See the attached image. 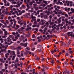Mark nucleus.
Here are the masks:
<instances>
[{
  "instance_id": "obj_1",
  "label": "nucleus",
  "mask_w": 74,
  "mask_h": 74,
  "mask_svg": "<svg viewBox=\"0 0 74 74\" xmlns=\"http://www.w3.org/2000/svg\"><path fill=\"white\" fill-rule=\"evenodd\" d=\"M27 44H28V43H27V42H26L25 44H24L23 43H20L21 46H23L24 47H26L27 46Z\"/></svg>"
},
{
  "instance_id": "obj_2",
  "label": "nucleus",
  "mask_w": 74,
  "mask_h": 74,
  "mask_svg": "<svg viewBox=\"0 0 74 74\" xmlns=\"http://www.w3.org/2000/svg\"><path fill=\"white\" fill-rule=\"evenodd\" d=\"M34 15V13H32V14L31 15V17H29V18H30V19H31V18L32 19H36V16H33V15Z\"/></svg>"
},
{
  "instance_id": "obj_3",
  "label": "nucleus",
  "mask_w": 74,
  "mask_h": 74,
  "mask_svg": "<svg viewBox=\"0 0 74 74\" xmlns=\"http://www.w3.org/2000/svg\"><path fill=\"white\" fill-rule=\"evenodd\" d=\"M45 14H47V16H49V14L51 13V12L50 11H48V10L45 11Z\"/></svg>"
},
{
  "instance_id": "obj_4",
  "label": "nucleus",
  "mask_w": 74,
  "mask_h": 74,
  "mask_svg": "<svg viewBox=\"0 0 74 74\" xmlns=\"http://www.w3.org/2000/svg\"><path fill=\"white\" fill-rule=\"evenodd\" d=\"M4 34L5 36H7L8 34L10 35V33H8V32L7 31H5L4 32Z\"/></svg>"
},
{
  "instance_id": "obj_5",
  "label": "nucleus",
  "mask_w": 74,
  "mask_h": 74,
  "mask_svg": "<svg viewBox=\"0 0 74 74\" xmlns=\"http://www.w3.org/2000/svg\"><path fill=\"white\" fill-rule=\"evenodd\" d=\"M29 1H30V0H25L24 1V3H25L26 4H27L29 3Z\"/></svg>"
},
{
  "instance_id": "obj_6",
  "label": "nucleus",
  "mask_w": 74,
  "mask_h": 74,
  "mask_svg": "<svg viewBox=\"0 0 74 74\" xmlns=\"http://www.w3.org/2000/svg\"><path fill=\"white\" fill-rule=\"evenodd\" d=\"M41 22L42 23V24H41L40 23H39L40 25H44V24H45V22H44V21H43L42 20H41Z\"/></svg>"
},
{
  "instance_id": "obj_7",
  "label": "nucleus",
  "mask_w": 74,
  "mask_h": 74,
  "mask_svg": "<svg viewBox=\"0 0 74 74\" xmlns=\"http://www.w3.org/2000/svg\"><path fill=\"white\" fill-rule=\"evenodd\" d=\"M0 62L1 63H5V61L3 60V58H0Z\"/></svg>"
},
{
  "instance_id": "obj_8",
  "label": "nucleus",
  "mask_w": 74,
  "mask_h": 74,
  "mask_svg": "<svg viewBox=\"0 0 74 74\" xmlns=\"http://www.w3.org/2000/svg\"><path fill=\"white\" fill-rule=\"evenodd\" d=\"M6 41L7 42H11V39L9 38L7 39Z\"/></svg>"
},
{
  "instance_id": "obj_9",
  "label": "nucleus",
  "mask_w": 74,
  "mask_h": 74,
  "mask_svg": "<svg viewBox=\"0 0 74 74\" xmlns=\"http://www.w3.org/2000/svg\"><path fill=\"white\" fill-rule=\"evenodd\" d=\"M43 17H44V18L45 19H48V16L46 14H43Z\"/></svg>"
},
{
  "instance_id": "obj_10",
  "label": "nucleus",
  "mask_w": 74,
  "mask_h": 74,
  "mask_svg": "<svg viewBox=\"0 0 74 74\" xmlns=\"http://www.w3.org/2000/svg\"><path fill=\"white\" fill-rule=\"evenodd\" d=\"M25 12V10H22V11L21 12L19 13V15H22V14H23V13H24Z\"/></svg>"
},
{
  "instance_id": "obj_11",
  "label": "nucleus",
  "mask_w": 74,
  "mask_h": 74,
  "mask_svg": "<svg viewBox=\"0 0 74 74\" xmlns=\"http://www.w3.org/2000/svg\"><path fill=\"white\" fill-rule=\"evenodd\" d=\"M4 24L5 26V27H8V28H10V27H11L10 26H7V23H6L5 22L4 23Z\"/></svg>"
},
{
  "instance_id": "obj_12",
  "label": "nucleus",
  "mask_w": 74,
  "mask_h": 74,
  "mask_svg": "<svg viewBox=\"0 0 74 74\" xmlns=\"http://www.w3.org/2000/svg\"><path fill=\"white\" fill-rule=\"evenodd\" d=\"M43 2L46 5H48V2L46 1L43 0Z\"/></svg>"
},
{
  "instance_id": "obj_13",
  "label": "nucleus",
  "mask_w": 74,
  "mask_h": 74,
  "mask_svg": "<svg viewBox=\"0 0 74 74\" xmlns=\"http://www.w3.org/2000/svg\"><path fill=\"white\" fill-rule=\"evenodd\" d=\"M12 40H13V41H16V40L15 39H14V38H15V37L13 36L12 37Z\"/></svg>"
},
{
  "instance_id": "obj_14",
  "label": "nucleus",
  "mask_w": 74,
  "mask_h": 74,
  "mask_svg": "<svg viewBox=\"0 0 74 74\" xmlns=\"http://www.w3.org/2000/svg\"><path fill=\"white\" fill-rule=\"evenodd\" d=\"M16 28H15V29H16V30L18 29V28H19L20 27L18 25H16Z\"/></svg>"
},
{
  "instance_id": "obj_15",
  "label": "nucleus",
  "mask_w": 74,
  "mask_h": 74,
  "mask_svg": "<svg viewBox=\"0 0 74 74\" xmlns=\"http://www.w3.org/2000/svg\"><path fill=\"white\" fill-rule=\"evenodd\" d=\"M0 41H1V43H3L4 42V39L3 38H1L0 39Z\"/></svg>"
},
{
  "instance_id": "obj_16",
  "label": "nucleus",
  "mask_w": 74,
  "mask_h": 74,
  "mask_svg": "<svg viewBox=\"0 0 74 74\" xmlns=\"http://www.w3.org/2000/svg\"><path fill=\"white\" fill-rule=\"evenodd\" d=\"M36 56V60H40V57L37 56Z\"/></svg>"
},
{
  "instance_id": "obj_17",
  "label": "nucleus",
  "mask_w": 74,
  "mask_h": 74,
  "mask_svg": "<svg viewBox=\"0 0 74 74\" xmlns=\"http://www.w3.org/2000/svg\"><path fill=\"white\" fill-rule=\"evenodd\" d=\"M28 30H32V28L31 27H28L26 29V30L27 31H28Z\"/></svg>"
},
{
  "instance_id": "obj_18",
  "label": "nucleus",
  "mask_w": 74,
  "mask_h": 74,
  "mask_svg": "<svg viewBox=\"0 0 74 74\" xmlns=\"http://www.w3.org/2000/svg\"><path fill=\"white\" fill-rule=\"evenodd\" d=\"M71 11H72L73 13H74V9L73 8H71Z\"/></svg>"
},
{
  "instance_id": "obj_19",
  "label": "nucleus",
  "mask_w": 74,
  "mask_h": 74,
  "mask_svg": "<svg viewBox=\"0 0 74 74\" xmlns=\"http://www.w3.org/2000/svg\"><path fill=\"white\" fill-rule=\"evenodd\" d=\"M51 64H53V63H54V60H52L51 61Z\"/></svg>"
},
{
  "instance_id": "obj_20",
  "label": "nucleus",
  "mask_w": 74,
  "mask_h": 74,
  "mask_svg": "<svg viewBox=\"0 0 74 74\" xmlns=\"http://www.w3.org/2000/svg\"><path fill=\"white\" fill-rule=\"evenodd\" d=\"M43 32H43L42 33L43 34H45V32H47V31L45 29H44Z\"/></svg>"
},
{
  "instance_id": "obj_21",
  "label": "nucleus",
  "mask_w": 74,
  "mask_h": 74,
  "mask_svg": "<svg viewBox=\"0 0 74 74\" xmlns=\"http://www.w3.org/2000/svg\"><path fill=\"white\" fill-rule=\"evenodd\" d=\"M3 34V32L1 30H0V34L2 35Z\"/></svg>"
},
{
  "instance_id": "obj_22",
  "label": "nucleus",
  "mask_w": 74,
  "mask_h": 74,
  "mask_svg": "<svg viewBox=\"0 0 74 74\" xmlns=\"http://www.w3.org/2000/svg\"><path fill=\"white\" fill-rule=\"evenodd\" d=\"M68 63L69 62H67V61H65L64 62V63L65 64V65H68Z\"/></svg>"
},
{
  "instance_id": "obj_23",
  "label": "nucleus",
  "mask_w": 74,
  "mask_h": 74,
  "mask_svg": "<svg viewBox=\"0 0 74 74\" xmlns=\"http://www.w3.org/2000/svg\"><path fill=\"white\" fill-rule=\"evenodd\" d=\"M17 49H20V50H21V46H18V47H17Z\"/></svg>"
},
{
  "instance_id": "obj_24",
  "label": "nucleus",
  "mask_w": 74,
  "mask_h": 74,
  "mask_svg": "<svg viewBox=\"0 0 74 74\" xmlns=\"http://www.w3.org/2000/svg\"><path fill=\"white\" fill-rule=\"evenodd\" d=\"M57 0H54L53 1L54 3H53V4H54V5H55V3H56V2H57Z\"/></svg>"
},
{
  "instance_id": "obj_25",
  "label": "nucleus",
  "mask_w": 74,
  "mask_h": 74,
  "mask_svg": "<svg viewBox=\"0 0 74 74\" xmlns=\"http://www.w3.org/2000/svg\"><path fill=\"white\" fill-rule=\"evenodd\" d=\"M29 5H33V3L32 2H30L29 3Z\"/></svg>"
},
{
  "instance_id": "obj_26",
  "label": "nucleus",
  "mask_w": 74,
  "mask_h": 74,
  "mask_svg": "<svg viewBox=\"0 0 74 74\" xmlns=\"http://www.w3.org/2000/svg\"><path fill=\"white\" fill-rule=\"evenodd\" d=\"M64 15L66 17V18H68L69 17V15L67 14H64Z\"/></svg>"
},
{
  "instance_id": "obj_27",
  "label": "nucleus",
  "mask_w": 74,
  "mask_h": 74,
  "mask_svg": "<svg viewBox=\"0 0 74 74\" xmlns=\"http://www.w3.org/2000/svg\"><path fill=\"white\" fill-rule=\"evenodd\" d=\"M11 3L12 4H17L16 2H15V1L12 2Z\"/></svg>"
},
{
  "instance_id": "obj_28",
  "label": "nucleus",
  "mask_w": 74,
  "mask_h": 74,
  "mask_svg": "<svg viewBox=\"0 0 74 74\" xmlns=\"http://www.w3.org/2000/svg\"><path fill=\"white\" fill-rule=\"evenodd\" d=\"M15 61V62H16V63H17V62H18V58H16V60Z\"/></svg>"
},
{
  "instance_id": "obj_29",
  "label": "nucleus",
  "mask_w": 74,
  "mask_h": 74,
  "mask_svg": "<svg viewBox=\"0 0 74 74\" xmlns=\"http://www.w3.org/2000/svg\"><path fill=\"white\" fill-rule=\"evenodd\" d=\"M12 52L13 53L12 55L13 56H14V55H15V51H12Z\"/></svg>"
},
{
  "instance_id": "obj_30",
  "label": "nucleus",
  "mask_w": 74,
  "mask_h": 74,
  "mask_svg": "<svg viewBox=\"0 0 74 74\" xmlns=\"http://www.w3.org/2000/svg\"><path fill=\"white\" fill-rule=\"evenodd\" d=\"M57 21H58V22L59 23H60V22H61V20L57 19Z\"/></svg>"
},
{
  "instance_id": "obj_31",
  "label": "nucleus",
  "mask_w": 74,
  "mask_h": 74,
  "mask_svg": "<svg viewBox=\"0 0 74 74\" xmlns=\"http://www.w3.org/2000/svg\"><path fill=\"white\" fill-rule=\"evenodd\" d=\"M41 47H42V45H41L38 46V47L39 48H41Z\"/></svg>"
},
{
  "instance_id": "obj_32",
  "label": "nucleus",
  "mask_w": 74,
  "mask_h": 74,
  "mask_svg": "<svg viewBox=\"0 0 74 74\" xmlns=\"http://www.w3.org/2000/svg\"><path fill=\"white\" fill-rule=\"evenodd\" d=\"M26 14L27 15V16H30V14L29 13H27Z\"/></svg>"
},
{
  "instance_id": "obj_33",
  "label": "nucleus",
  "mask_w": 74,
  "mask_h": 74,
  "mask_svg": "<svg viewBox=\"0 0 74 74\" xmlns=\"http://www.w3.org/2000/svg\"><path fill=\"white\" fill-rule=\"evenodd\" d=\"M30 67H32L31 65H29L28 66V67L27 68V69H30Z\"/></svg>"
},
{
  "instance_id": "obj_34",
  "label": "nucleus",
  "mask_w": 74,
  "mask_h": 74,
  "mask_svg": "<svg viewBox=\"0 0 74 74\" xmlns=\"http://www.w3.org/2000/svg\"><path fill=\"white\" fill-rule=\"evenodd\" d=\"M53 24H54V22H52L50 23V25H53Z\"/></svg>"
},
{
  "instance_id": "obj_35",
  "label": "nucleus",
  "mask_w": 74,
  "mask_h": 74,
  "mask_svg": "<svg viewBox=\"0 0 74 74\" xmlns=\"http://www.w3.org/2000/svg\"><path fill=\"white\" fill-rule=\"evenodd\" d=\"M12 36H13V35H9V37H10V38H12Z\"/></svg>"
},
{
  "instance_id": "obj_36",
  "label": "nucleus",
  "mask_w": 74,
  "mask_h": 74,
  "mask_svg": "<svg viewBox=\"0 0 74 74\" xmlns=\"http://www.w3.org/2000/svg\"><path fill=\"white\" fill-rule=\"evenodd\" d=\"M2 38H5V37H7V36L6 35H4L3 36H2Z\"/></svg>"
},
{
  "instance_id": "obj_37",
  "label": "nucleus",
  "mask_w": 74,
  "mask_h": 74,
  "mask_svg": "<svg viewBox=\"0 0 74 74\" xmlns=\"http://www.w3.org/2000/svg\"><path fill=\"white\" fill-rule=\"evenodd\" d=\"M6 23L7 24H8L9 23V21L8 20H7L6 21Z\"/></svg>"
},
{
  "instance_id": "obj_38",
  "label": "nucleus",
  "mask_w": 74,
  "mask_h": 74,
  "mask_svg": "<svg viewBox=\"0 0 74 74\" xmlns=\"http://www.w3.org/2000/svg\"><path fill=\"white\" fill-rule=\"evenodd\" d=\"M14 67L15 69H16V68H17V65L16 64H14Z\"/></svg>"
},
{
  "instance_id": "obj_39",
  "label": "nucleus",
  "mask_w": 74,
  "mask_h": 74,
  "mask_svg": "<svg viewBox=\"0 0 74 74\" xmlns=\"http://www.w3.org/2000/svg\"><path fill=\"white\" fill-rule=\"evenodd\" d=\"M15 58V56H13V58H12V60H14V59Z\"/></svg>"
},
{
  "instance_id": "obj_40",
  "label": "nucleus",
  "mask_w": 74,
  "mask_h": 74,
  "mask_svg": "<svg viewBox=\"0 0 74 74\" xmlns=\"http://www.w3.org/2000/svg\"><path fill=\"white\" fill-rule=\"evenodd\" d=\"M32 38H35V35L33 34L32 36Z\"/></svg>"
},
{
  "instance_id": "obj_41",
  "label": "nucleus",
  "mask_w": 74,
  "mask_h": 74,
  "mask_svg": "<svg viewBox=\"0 0 74 74\" xmlns=\"http://www.w3.org/2000/svg\"><path fill=\"white\" fill-rule=\"evenodd\" d=\"M63 27L64 28V29L65 30V29H66V25H64Z\"/></svg>"
},
{
  "instance_id": "obj_42",
  "label": "nucleus",
  "mask_w": 74,
  "mask_h": 74,
  "mask_svg": "<svg viewBox=\"0 0 74 74\" xmlns=\"http://www.w3.org/2000/svg\"><path fill=\"white\" fill-rule=\"evenodd\" d=\"M37 21L38 22H39L40 21V18H39L37 20Z\"/></svg>"
},
{
  "instance_id": "obj_43",
  "label": "nucleus",
  "mask_w": 74,
  "mask_h": 74,
  "mask_svg": "<svg viewBox=\"0 0 74 74\" xmlns=\"http://www.w3.org/2000/svg\"><path fill=\"white\" fill-rule=\"evenodd\" d=\"M73 13L72 12H69L68 13V14L70 15V14H71Z\"/></svg>"
},
{
  "instance_id": "obj_44",
  "label": "nucleus",
  "mask_w": 74,
  "mask_h": 74,
  "mask_svg": "<svg viewBox=\"0 0 74 74\" xmlns=\"http://www.w3.org/2000/svg\"><path fill=\"white\" fill-rule=\"evenodd\" d=\"M74 27L73 26H72L70 27V28L71 29H73Z\"/></svg>"
},
{
  "instance_id": "obj_45",
  "label": "nucleus",
  "mask_w": 74,
  "mask_h": 74,
  "mask_svg": "<svg viewBox=\"0 0 74 74\" xmlns=\"http://www.w3.org/2000/svg\"><path fill=\"white\" fill-rule=\"evenodd\" d=\"M13 42H12V41H11V42L8 43V44L9 45H11V44H12V43H13Z\"/></svg>"
},
{
  "instance_id": "obj_46",
  "label": "nucleus",
  "mask_w": 74,
  "mask_h": 74,
  "mask_svg": "<svg viewBox=\"0 0 74 74\" xmlns=\"http://www.w3.org/2000/svg\"><path fill=\"white\" fill-rule=\"evenodd\" d=\"M28 12H33V10H29L28 11Z\"/></svg>"
},
{
  "instance_id": "obj_47",
  "label": "nucleus",
  "mask_w": 74,
  "mask_h": 74,
  "mask_svg": "<svg viewBox=\"0 0 74 74\" xmlns=\"http://www.w3.org/2000/svg\"><path fill=\"white\" fill-rule=\"evenodd\" d=\"M71 40H69V42H68V44H70V43H71Z\"/></svg>"
},
{
  "instance_id": "obj_48",
  "label": "nucleus",
  "mask_w": 74,
  "mask_h": 74,
  "mask_svg": "<svg viewBox=\"0 0 74 74\" xmlns=\"http://www.w3.org/2000/svg\"><path fill=\"white\" fill-rule=\"evenodd\" d=\"M13 7V5H11L10 7H9V8H10L11 9H12V8Z\"/></svg>"
},
{
  "instance_id": "obj_49",
  "label": "nucleus",
  "mask_w": 74,
  "mask_h": 74,
  "mask_svg": "<svg viewBox=\"0 0 74 74\" xmlns=\"http://www.w3.org/2000/svg\"><path fill=\"white\" fill-rule=\"evenodd\" d=\"M1 30H2L3 31H4L5 32V31L6 30L5 29H4V28H1Z\"/></svg>"
},
{
  "instance_id": "obj_50",
  "label": "nucleus",
  "mask_w": 74,
  "mask_h": 74,
  "mask_svg": "<svg viewBox=\"0 0 74 74\" xmlns=\"http://www.w3.org/2000/svg\"><path fill=\"white\" fill-rule=\"evenodd\" d=\"M57 69H60V66H57Z\"/></svg>"
},
{
  "instance_id": "obj_51",
  "label": "nucleus",
  "mask_w": 74,
  "mask_h": 74,
  "mask_svg": "<svg viewBox=\"0 0 74 74\" xmlns=\"http://www.w3.org/2000/svg\"><path fill=\"white\" fill-rule=\"evenodd\" d=\"M8 14V11H7L5 12V14L6 15H7Z\"/></svg>"
},
{
  "instance_id": "obj_52",
  "label": "nucleus",
  "mask_w": 74,
  "mask_h": 74,
  "mask_svg": "<svg viewBox=\"0 0 74 74\" xmlns=\"http://www.w3.org/2000/svg\"><path fill=\"white\" fill-rule=\"evenodd\" d=\"M35 27H39V26L38 25H35Z\"/></svg>"
},
{
  "instance_id": "obj_53",
  "label": "nucleus",
  "mask_w": 74,
  "mask_h": 74,
  "mask_svg": "<svg viewBox=\"0 0 74 74\" xmlns=\"http://www.w3.org/2000/svg\"><path fill=\"white\" fill-rule=\"evenodd\" d=\"M11 18V17L10 16H9L8 18V19L9 20H10V19Z\"/></svg>"
},
{
  "instance_id": "obj_54",
  "label": "nucleus",
  "mask_w": 74,
  "mask_h": 74,
  "mask_svg": "<svg viewBox=\"0 0 74 74\" xmlns=\"http://www.w3.org/2000/svg\"><path fill=\"white\" fill-rule=\"evenodd\" d=\"M39 32H43V30L41 29H39Z\"/></svg>"
},
{
  "instance_id": "obj_55",
  "label": "nucleus",
  "mask_w": 74,
  "mask_h": 74,
  "mask_svg": "<svg viewBox=\"0 0 74 74\" xmlns=\"http://www.w3.org/2000/svg\"><path fill=\"white\" fill-rule=\"evenodd\" d=\"M65 55L66 56H69V54L68 53H66Z\"/></svg>"
},
{
  "instance_id": "obj_56",
  "label": "nucleus",
  "mask_w": 74,
  "mask_h": 74,
  "mask_svg": "<svg viewBox=\"0 0 74 74\" xmlns=\"http://www.w3.org/2000/svg\"><path fill=\"white\" fill-rule=\"evenodd\" d=\"M41 60H42V61H43L44 62L45 61V59L44 58H42Z\"/></svg>"
},
{
  "instance_id": "obj_57",
  "label": "nucleus",
  "mask_w": 74,
  "mask_h": 74,
  "mask_svg": "<svg viewBox=\"0 0 74 74\" xmlns=\"http://www.w3.org/2000/svg\"><path fill=\"white\" fill-rule=\"evenodd\" d=\"M73 32H71V34L70 35L71 36H73Z\"/></svg>"
},
{
  "instance_id": "obj_58",
  "label": "nucleus",
  "mask_w": 74,
  "mask_h": 74,
  "mask_svg": "<svg viewBox=\"0 0 74 74\" xmlns=\"http://www.w3.org/2000/svg\"><path fill=\"white\" fill-rule=\"evenodd\" d=\"M30 7H31V8H32V6H29V7H27V8L28 9H30Z\"/></svg>"
},
{
  "instance_id": "obj_59",
  "label": "nucleus",
  "mask_w": 74,
  "mask_h": 74,
  "mask_svg": "<svg viewBox=\"0 0 74 74\" xmlns=\"http://www.w3.org/2000/svg\"><path fill=\"white\" fill-rule=\"evenodd\" d=\"M46 24L47 26H48V25H49V23L48 22H46Z\"/></svg>"
},
{
  "instance_id": "obj_60",
  "label": "nucleus",
  "mask_w": 74,
  "mask_h": 74,
  "mask_svg": "<svg viewBox=\"0 0 74 74\" xmlns=\"http://www.w3.org/2000/svg\"><path fill=\"white\" fill-rule=\"evenodd\" d=\"M13 20L14 21V22H16V21H15V18H14L13 19Z\"/></svg>"
},
{
  "instance_id": "obj_61",
  "label": "nucleus",
  "mask_w": 74,
  "mask_h": 74,
  "mask_svg": "<svg viewBox=\"0 0 74 74\" xmlns=\"http://www.w3.org/2000/svg\"><path fill=\"white\" fill-rule=\"evenodd\" d=\"M7 5H8V6H10V3L8 2L7 3Z\"/></svg>"
},
{
  "instance_id": "obj_62",
  "label": "nucleus",
  "mask_w": 74,
  "mask_h": 74,
  "mask_svg": "<svg viewBox=\"0 0 74 74\" xmlns=\"http://www.w3.org/2000/svg\"><path fill=\"white\" fill-rule=\"evenodd\" d=\"M69 2V1H65V3H66V4H67V3H68Z\"/></svg>"
},
{
  "instance_id": "obj_63",
  "label": "nucleus",
  "mask_w": 74,
  "mask_h": 74,
  "mask_svg": "<svg viewBox=\"0 0 74 74\" xmlns=\"http://www.w3.org/2000/svg\"><path fill=\"white\" fill-rule=\"evenodd\" d=\"M49 18H50V19H51L52 18V16L50 15V16H49Z\"/></svg>"
},
{
  "instance_id": "obj_64",
  "label": "nucleus",
  "mask_w": 74,
  "mask_h": 74,
  "mask_svg": "<svg viewBox=\"0 0 74 74\" xmlns=\"http://www.w3.org/2000/svg\"><path fill=\"white\" fill-rule=\"evenodd\" d=\"M0 74H3V73L1 71H0Z\"/></svg>"
}]
</instances>
